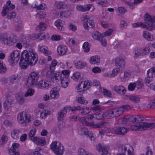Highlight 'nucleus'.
Returning a JSON list of instances; mask_svg holds the SVG:
<instances>
[{
	"label": "nucleus",
	"instance_id": "nucleus-33",
	"mask_svg": "<svg viewBox=\"0 0 155 155\" xmlns=\"http://www.w3.org/2000/svg\"><path fill=\"white\" fill-rule=\"evenodd\" d=\"M34 142L37 145H40L42 146L45 144L46 142L45 140L44 137H41V138H38L36 137L35 139Z\"/></svg>",
	"mask_w": 155,
	"mask_h": 155
},
{
	"label": "nucleus",
	"instance_id": "nucleus-51",
	"mask_svg": "<svg viewBox=\"0 0 155 155\" xmlns=\"http://www.w3.org/2000/svg\"><path fill=\"white\" fill-rule=\"evenodd\" d=\"M76 89L77 91L79 92H81L85 90L83 85V83L81 82L79 83L78 85L76 87Z\"/></svg>",
	"mask_w": 155,
	"mask_h": 155
},
{
	"label": "nucleus",
	"instance_id": "nucleus-50",
	"mask_svg": "<svg viewBox=\"0 0 155 155\" xmlns=\"http://www.w3.org/2000/svg\"><path fill=\"white\" fill-rule=\"evenodd\" d=\"M104 109V107L99 105L94 106L91 108V110H92L98 111L99 112L102 111Z\"/></svg>",
	"mask_w": 155,
	"mask_h": 155
},
{
	"label": "nucleus",
	"instance_id": "nucleus-28",
	"mask_svg": "<svg viewBox=\"0 0 155 155\" xmlns=\"http://www.w3.org/2000/svg\"><path fill=\"white\" fill-rule=\"evenodd\" d=\"M21 79L20 75L17 74H13L9 78V83L13 84L18 83Z\"/></svg>",
	"mask_w": 155,
	"mask_h": 155
},
{
	"label": "nucleus",
	"instance_id": "nucleus-3",
	"mask_svg": "<svg viewBox=\"0 0 155 155\" xmlns=\"http://www.w3.org/2000/svg\"><path fill=\"white\" fill-rule=\"evenodd\" d=\"M59 79H60L61 85L63 87L66 88L68 87L70 83L69 77L62 76V74L58 72L54 73V76L52 78L53 82Z\"/></svg>",
	"mask_w": 155,
	"mask_h": 155
},
{
	"label": "nucleus",
	"instance_id": "nucleus-32",
	"mask_svg": "<svg viewBox=\"0 0 155 155\" xmlns=\"http://www.w3.org/2000/svg\"><path fill=\"white\" fill-rule=\"evenodd\" d=\"M31 37L29 35H21L20 37V40L23 44L26 45V46H28L29 44L28 43L31 40Z\"/></svg>",
	"mask_w": 155,
	"mask_h": 155
},
{
	"label": "nucleus",
	"instance_id": "nucleus-19",
	"mask_svg": "<svg viewBox=\"0 0 155 155\" xmlns=\"http://www.w3.org/2000/svg\"><path fill=\"white\" fill-rule=\"evenodd\" d=\"M79 134L81 135H86L91 140H93L94 139L92 132L86 129H83L79 130Z\"/></svg>",
	"mask_w": 155,
	"mask_h": 155
},
{
	"label": "nucleus",
	"instance_id": "nucleus-48",
	"mask_svg": "<svg viewBox=\"0 0 155 155\" xmlns=\"http://www.w3.org/2000/svg\"><path fill=\"white\" fill-rule=\"evenodd\" d=\"M101 91L103 92L104 95L107 97H110L112 96V93L110 91L103 88H101Z\"/></svg>",
	"mask_w": 155,
	"mask_h": 155
},
{
	"label": "nucleus",
	"instance_id": "nucleus-58",
	"mask_svg": "<svg viewBox=\"0 0 155 155\" xmlns=\"http://www.w3.org/2000/svg\"><path fill=\"white\" fill-rule=\"evenodd\" d=\"M134 83L135 84L136 87L137 89H140L143 86V82L141 80L139 79L135 82H134Z\"/></svg>",
	"mask_w": 155,
	"mask_h": 155
},
{
	"label": "nucleus",
	"instance_id": "nucleus-42",
	"mask_svg": "<svg viewBox=\"0 0 155 155\" xmlns=\"http://www.w3.org/2000/svg\"><path fill=\"white\" fill-rule=\"evenodd\" d=\"M92 36L95 40L99 41L101 38H103L102 34H101L98 31H95L92 33Z\"/></svg>",
	"mask_w": 155,
	"mask_h": 155
},
{
	"label": "nucleus",
	"instance_id": "nucleus-30",
	"mask_svg": "<svg viewBox=\"0 0 155 155\" xmlns=\"http://www.w3.org/2000/svg\"><path fill=\"white\" fill-rule=\"evenodd\" d=\"M91 6L90 4H87L84 5H78L76 6V8L79 11L84 12L89 10Z\"/></svg>",
	"mask_w": 155,
	"mask_h": 155
},
{
	"label": "nucleus",
	"instance_id": "nucleus-22",
	"mask_svg": "<svg viewBox=\"0 0 155 155\" xmlns=\"http://www.w3.org/2000/svg\"><path fill=\"white\" fill-rule=\"evenodd\" d=\"M68 107L66 106L64 107L63 109L58 112V120L59 121L62 120L65 117Z\"/></svg>",
	"mask_w": 155,
	"mask_h": 155
},
{
	"label": "nucleus",
	"instance_id": "nucleus-57",
	"mask_svg": "<svg viewBox=\"0 0 155 155\" xmlns=\"http://www.w3.org/2000/svg\"><path fill=\"white\" fill-rule=\"evenodd\" d=\"M35 92V91L34 89L32 88H29L26 92L25 94V96L28 97L29 96H32L34 94Z\"/></svg>",
	"mask_w": 155,
	"mask_h": 155
},
{
	"label": "nucleus",
	"instance_id": "nucleus-1",
	"mask_svg": "<svg viewBox=\"0 0 155 155\" xmlns=\"http://www.w3.org/2000/svg\"><path fill=\"white\" fill-rule=\"evenodd\" d=\"M22 60L20 62L21 68L26 69L29 65L35 64L38 60V55L35 50L30 49L28 51L24 50L21 53Z\"/></svg>",
	"mask_w": 155,
	"mask_h": 155
},
{
	"label": "nucleus",
	"instance_id": "nucleus-46",
	"mask_svg": "<svg viewBox=\"0 0 155 155\" xmlns=\"http://www.w3.org/2000/svg\"><path fill=\"white\" fill-rule=\"evenodd\" d=\"M88 21H89V17L86 16L83 18V27L85 29H87L89 26L88 25Z\"/></svg>",
	"mask_w": 155,
	"mask_h": 155
},
{
	"label": "nucleus",
	"instance_id": "nucleus-61",
	"mask_svg": "<svg viewBox=\"0 0 155 155\" xmlns=\"http://www.w3.org/2000/svg\"><path fill=\"white\" fill-rule=\"evenodd\" d=\"M94 116V118L96 119L100 120L102 118H104V114H101L100 113L96 112L93 114Z\"/></svg>",
	"mask_w": 155,
	"mask_h": 155
},
{
	"label": "nucleus",
	"instance_id": "nucleus-60",
	"mask_svg": "<svg viewBox=\"0 0 155 155\" xmlns=\"http://www.w3.org/2000/svg\"><path fill=\"white\" fill-rule=\"evenodd\" d=\"M104 69L102 70L99 67L97 66L94 67L92 70L93 72L95 74L100 73H101L102 71H104Z\"/></svg>",
	"mask_w": 155,
	"mask_h": 155
},
{
	"label": "nucleus",
	"instance_id": "nucleus-55",
	"mask_svg": "<svg viewBox=\"0 0 155 155\" xmlns=\"http://www.w3.org/2000/svg\"><path fill=\"white\" fill-rule=\"evenodd\" d=\"M7 17L8 19H12L15 18L16 16V14L13 12H7Z\"/></svg>",
	"mask_w": 155,
	"mask_h": 155
},
{
	"label": "nucleus",
	"instance_id": "nucleus-11",
	"mask_svg": "<svg viewBox=\"0 0 155 155\" xmlns=\"http://www.w3.org/2000/svg\"><path fill=\"white\" fill-rule=\"evenodd\" d=\"M38 72L36 71L31 72L29 74L27 82L31 85L35 86L37 84L38 78Z\"/></svg>",
	"mask_w": 155,
	"mask_h": 155
},
{
	"label": "nucleus",
	"instance_id": "nucleus-47",
	"mask_svg": "<svg viewBox=\"0 0 155 155\" xmlns=\"http://www.w3.org/2000/svg\"><path fill=\"white\" fill-rule=\"evenodd\" d=\"M82 47L85 53H87L90 51V45L88 42H86L83 44Z\"/></svg>",
	"mask_w": 155,
	"mask_h": 155
},
{
	"label": "nucleus",
	"instance_id": "nucleus-35",
	"mask_svg": "<svg viewBox=\"0 0 155 155\" xmlns=\"http://www.w3.org/2000/svg\"><path fill=\"white\" fill-rule=\"evenodd\" d=\"M45 37V35L42 33H40L38 34H33L31 37V39L32 40L38 39L42 40Z\"/></svg>",
	"mask_w": 155,
	"mask_h": 155
},
{
	"label": "nucleus",
	"instance_id": "nucleus-6",
	"mask_svg": "<svg viewBox=\"0 0 155 155\" xmlns=\"http://www.w3.org/2000/svg\"><path fill=\"white\" fill-rule=\"evenodd\" d=\"M0 41L5 45L12 46L17 42V40L12 38L10 35L6 33L0 34Z\"/></svg>",
	"mask_w": 155,
	"mask_h": 155
},
{
	"label": "nucleus",
	"instance_id": "nucleus-34",
	"mask_svg": "<svg viewBox=\"0 0 155 155\" xmlns=\"http://www.w3.org/2000/svg\"><path fill=\"white\" fill-rule=\"evenodd\" d=\"M66 4L63 2L57 1L54 3L55 7L58 9L64 8L66 7Z\"/></svg>",
	"mask_w": 155,
	"mask_h": 155
},
{
	"label": "nucleus",
	"instance_id": "nucleus-10",
	"mask_svg": "<svg viewBox=\"0 0 155 155\" xmlns=\"http://www.w3.org/2000/svg\"><path fill=\"white\" fill-rule=\"evenodd\" d=\"M79 121L84 125L89 126L93 128H99L102 127L104 125L105 123L102 122L97 124H94L93 122H89L86 121L85 117H82L79 119Z\"/></svg>",
	"mask_w": 155,
	"mask_h": 155
},
{
	"label": "nucleus",
	"instance_id": "nucleus-20",
	"mask_svg": "<svg viewBox=\"0 0 155 155\" xmlns=\"http://www.w3.org/2000/svg\"><path fill=\"white\" fill-rule=\"evenodd\" d=\"M116 66L119 68L120 69H124L125 66V62L124 59L121 58H117L115 60Z\"/></svg>",
	"mask_w": 155,
	"mask_h": 155
},
{
	"label": "nucleus",
	"instance_id": "nucleus-59",
	"mask_svg": "<svg viewBox=\"0 0 155 155\" xmlns=\"http://www.w3.org/2000/svg\"><path fill=\"white\" fill-rule=\"evenodd\" d=\"M120 68H114L110 74V76H112V78L114 77L119 73L120 71Z\"/></svg>",
	"mask_w": 155,
	"mask_h": 155
},
{
	"label": "nucleus",
	"instance_id": "nucleus-21",
	"mask_svg": "<svg viewBox=\"0 0 155 155\" xmlns=\"http://www.w3.org/2000/svg\"><path fill=\"white\" fill-rule=\"evenodd\" d=\"M67 47L64 45H59L57 48L58 54L60 56L65 54L67 51Z\"/></svg>",
	"mask_w": 155,
	"mask_h": 155
},
{
	"label": "nucleus",
	"instance_id": "nucleus-36",
	"mask_svg": "<svg viewBox=\"0 0 155 155\" xmlns=\"http://www.w3.org/2000/svg\"><path fill=\"white\" fill-rule=\"evenodd\" d=\"M38 111L40 113V117L42 119L46 118L48 115L50 114L51 111L47 110H43L42 111L39 110Z\"/></svg>",
	"mask_w": 155,
	"mask_h": 155
},
{
	"label": "nucleus",
	"instance_id": "nucleus-53",
	"mask_svg": "<svg viewBox=\"0 0 155 155\" xmlns=\"http://www.w3.org/2000/svg\"><path fill=\"white\" fill-rule=\"evenodd\" d=\"M35 133L36 130L35 129H33L30 131L28 134L30 140H33V141L35 139L36 137H34Z\"/></svg>",
	"mask_w": 155,
	"mask_h": 155
},
{
	"label": "nucleus",
	"instance_id": "nucleus-2",
	"mask_svg": "<svg viewBox=\"0 0 155 155\" xmlns=\"http://www.w3.org/2000/svg\"><path fill=\"white\" fill-rule=\"evenodd\" d=\"M155 127V123H147L142 122L133 125L131 127L132 130H142L151 129Z\"/></svg>",
	"mask_w": 155,
	"mask_h": 155
},
{
	"label": "nucleus",
	"instance_id": "nucleus-16",
	"mask_svg": "<svg viewBox=\"0 0 155 155\" xmlns=\"http://www.w3.org/2000/svg\"><path fill=\"white\" fill-rule=\"evenodd\" d=\"M121 149L123 153H127V155H132L133 153L134 152L133 147L128 144L122 145L121 147Z\"/></svg>",
	"mask_w": 155,
	"mask_h": 155
},
{
	"label": "nucleus",
	"instance_id": "nucleus-40",
	"mask_svg": "<svg viewBox=\"0 0 155 155\" xmlns=\"http://www.w3.org/2000/svg\"><path fill=\"white\" fill-rule=\"evenodd\" d=\"M147 76L153 78L155 77V67H153L148 70L147 73Z\"/></svg>",
	"mask_w": 155,
	"mask_h": 155
},
{
	"label": "nucleus",
	"instance_id": "nucleus-49",
	"mask_svg": "<svg viewBox=\"0 0 155 155\" xmlns=\"http://www.w3.org/2000/svg\"><path fill=\"white\" fill-rule=\"evenodd\" d=\"M132 27L133 28H136L139 27H141L145 28L146 27L145 24L141 22H138L134 23L132 24Z\"/></svg>",
	"mask_w": 155,
	"mask_h": 155
},
{
	"label": "nucleus",
	"instance_id": "nucleus-64",
	"mask_svg": "<svg viewBox=\"0 0 155 155\" xmlns=\"http://www.w3.org/2000/svg\"><path fill=\"white\" fill-rule=\"evenodd\" d=\"M129 98L134 102L137 103L139 101L140 98L137 96L131 95L129 96Z\"/></svg>",
	"mask_w": 155,
	"mask_h": 155
},
{
	"label": "nucleus",
	"instance_id": "nucleus-43",
	"mask_svg": "<svg viewBox=\"0 0 155 155\" xmlns=\"http://www.w3.org/2000/svg\"><path fill=\"white\" fill-rule=\"evenodd\" d=\"M58 64L57 61L55 59L53 60L51 62V64L50 65V69L51 71V73L52 74L54 73L53 72L54 71L55 69V67Z\"/></svg>",
	"mask_w": 155,
	"mask_h": 155
},
{
	"label": "nucleus",
	"instance_id": "nucleus-7",
	"mask_svg": "<svg viewBox=\"0 0 155 155\" xmlns=\"http://www.w3.org/2000/svg\"><path fill=\"white\" fill-rule=\"evenodd\" d=\"M51 148L56 155H63L64 150L63 145L59 142L55 141L51 144Z\"/></svg>",
	"mask_w": 155,
	"mask_h": 155
},
{
	"label": "nucleus",
	"instance_id": "nucleus-13",
	"mask_svg": "<svg viewBox=\"0 0 155 155\" xmlns=\"http://www.w3.org/2000/svg\"><path fill=\"white\" fill-rule=\"evenodd\" d=\"M15 8V5L11 3V1H8L6 2V5L3 7L2 12V15L3 16L6 15L7 12L12 10Z\"/></svg>",
	"mask_w": 155,
	"mask_h": 155
},
{
	"label": "nucleus",
	"instance_id": "nucleus-44",
	"mask_svg": "<svg viewBox=\"0 0 155 155\" xmlns=\"http://www.w3.org/2000/svg\"><path fill=\"white\" fill-rule=\"evenodd\" d=\"M47 27V25L45 23L41 22L37 27V28L40 31H45Z\"/></svg>",
	"mask_w": 155,
	"mask_h": 155
},
{
	"label": "nucleus",
	"instance_id": "nucleus-41",
	"mask_svg": "<svg viewBox=\"0 0 155 155\" xmlns=\"http://www.w3.org/2000/svg\"><path fill=\"white\" fill-rule=\"evenodd\" d=\"M19 130L17 129H14L11 132V137L12 138L14 139H17L19 138Z\"/></svg>",
	"mask_w": 155,
	"mask_h": 155
},
{
	"label": "nucleus",
	"instance_id": "nucleus-63",
	"mask_svg": "<svg viewBox=\"0 0 155 155\" xmlns=\"http://www.w3.org/2000/svg\"><path fill=\"white\" fill-rule=\"evenodd\" d=\"M7 71V68L4 65L1 61L0 62V73L4 74Z\"/></svg>",
	"mask_w": 155,
	"mask_h": 155
},
{
	"label": "nucleus",
	"instance_id": "nucleus-39",
	"mask_svg": "<svg viewBox=\"0 0 155 155\" xmlns=\"http://www.w3.org/2000/svg\"><path fill=\"white\" fill-rule=\"evenodd\" d=\"M75 64L76 68L78 69H82L87 66L86 62H83L80 61H78Z\"/></svg>",
	"mask_w": 155,
	"mask_h": 155
},
{
	"label": "nucleus",
	"instance_id": "nucleus-24",
	"mask_svg": "<svg viewBox=\"0 0 155 155\" xmlns=\"http://www.w3.org/2000/svg\"><path fill=\"white\" fill-rule=\"evenodd\" d=\"M12 103V100L11 99H7L5 101L4 103L3 106L6 111H11Z\"/></svg>",
	"mask_w": 155,
	"mask_h": 155
},
{
	"label": "nucleus",
	"instance_id": "nucleus-12",
	"mask_svg": "<svg viewBox=\"0 0 155 155\" xmlns=\"http://www.w3.org/2000/svg\"><path fill=\"white\" fill-rule=\"evenodd\" d=\"M96 148L98 151L101 152V155H107L110 148L108 145L99 143L96 146Z\"/></svg>",
	"mask_w": 155,
	"mask_h": 155
},
{
	"label": "nucleus",
	"instance_id": "nucleus-29",
	"mask_svg": "<svg viewBox=\"0 0 155 155\" xmlns=\"http://www.w3.org/2000/svg\"><path fill=\"white\" fill-rule=\"evenodd\" d=\"M142 35L143 37L148 41H152L154 39L153 35L147 31H143Z\"/></svg>",
	"mask_w": 155,
	"mask_h": 155
},
{
	"label": "nucleus",
	"instance_id": "nucleus-5",
	"mask_svg": "<svg viewBox=\"0 0 155 155\" xmlns=\"http://www.w3.org/2000/svg\"><path fill=\"white\" fill-rule=\"evenodd\" d=\"M122 109V108L117 107L106 110L103 113L104 119L112 118L120 115L121 114Z\"/></svg>",
	"mask_w": 155,
	"mask_h": 155
},
{
	"label": "nucleus",
	"instance_id": "nucleus-17",
	"mask_svg": "<svg viewBox=\"0 0 155 155\" xmlns=\"http://www.w3.org/2000/svg\"><path fill=\"white\" fill-rule=\"evenodd\" d=\"M59 91V89L58 87H53L50 92V98L54 100L58 99L60 96Z\"/></svg>",
	"mask_w": 155,
	"mask_h": 155
},
{
	"label": "nucleus",
	"instance_id": "nucleus-8",
	"mask_svg": "<svg viewBox=\"0 0 155 155\" xmlns=\"http://www.w3.org/2000/svg\"><path fill=\"white\" fill-rule=\"evenodd\" d=\"M30 115L25 111L19 113L17 116V120L20 124H24L30 122L31 121Z\"/></svg>",
	"mask_w": 155,
	"mask_h": 155
},
{
	"label": "nucleus",
	"instance_id": "nucleus-23",
	"mask_svg": "<svg viewBox=\"0 0 155 155\" xmlns=\"http://www.w3.org/2000/svg\"><path fill=\"white\" fill-rule=\"evenodd\" d=\"M100 57L97 55L93 56L89 59V62L90 64L97 66L100 64Z\"/></svg>",
	"mask_w": 155,
	"mask_h": 155
},
{
	"label": "nucleus",
	"instance_id": "nucleus-15",
	"mask_svg": "<svg viewBox=\"0 0 155 155\" xmlns=\"http://www.w3.org/2000/svg\"><path fill=\"white\" fill-rule=\"evenodd\" d=\"M35 86L39 89H46L51 86V84L48 81H41L38 82Z\"/></svg>",
	"mask_w": 155,
	"mask_h": 155
},
{
	"label": "nucleus",
	"instance_id": "nucleus-26",
	"mask_svg": "<svg viewBox=\"0 0 155 155\" xmlns=\"http://www.w3.org/2000/svg\"><path fill=\"white\" fill-rule=\"evenodd\" d=\"M114 89L117 93L121 95L125 94L126 92L125 88L121 85H115L114 87Z\"/></svg>",
	"mask_w": 155,
	"mask_h": 155
},
{
	"label": "nucleus",
	"instance_id": "nucleus-25",
	"mask_svg": "<svg viewBox=\"0 0 155 155\" xmlns=\"http://www.w3.org/2000/svg\"><path fill=\"white\" fill-rule=\"evenodd\" d=\"M19 144L18 143H14L12 144V147L10 148L9 152L11 155H19L18 152H16L15 149L19 147Z\"/></svg>",
	"mask_w": 155,
	"mask_h": 155
},
{
	"label": "nucleus",
	"instance_id": "nucleus-45",
	"mask_svg": "<svg viewBox=\"0 0 155 155\" xmlns=\"http://www.w3.org/2000/svg\"><path fill=\"white\" fill-rule=\"evenodd\" d=\"M91 108L90 109L88 107H86L85 108L81 107L80 109V113L82 115H85L91 112Z\"/></svg>",
	"mask_w": 155,
	"mask_h": 155
},
{
	"label": "nucleus",
	"instance_id": "nucleus-4",
	"mask_svg": "<svg viewBox=\"0 0 155 155\" xmlns=\"http://www.w3.org/2000/svg\"><path fill=\"white\" fill-rule=\"evenodd\" d=\"M144 20L145 21L146 27L145 28L149 31L155 29V17L150 15L147 13L145 14Z\"/></svg>",
	"mask_w": 155,
	"mask_h": 155
},
{
	"label": "nucleus",
	"instance_id": "nucleus-31",
	"mask_svg": "<svg viewBox=\"0 0 155 155\" xmlns=\"http://www.w3.org/2000/svg\"><path fill=\"white\" fill-rule=\"evenodd\" d=\"M64 24V22L60 19L57 20L55 22V25L57 28L62 31H64L65 29L63 27Z\"/></svg>",
	"mask_w": 155,
	"mask_h": 155
},
{
	"label": "nucleus",
	"instance_id": "nucleus-27",
	"mask_svg": "<svg viewBox=\"0 0 155 155\" xmlns=\"http://www.w3.org/2000/svg\"><path fill=\"white\" fill-rule=\"evenodd\" d=\"M127 129L124 127H119L115 129V130L112 131L113 134H117L120 135H124L126 133Z\"/></svg>",
	"mask_w": 155,
	"mask_h": 155
},
{
	"label": "nucleus",
	"instance_id": "nucleus-54",
	"mask_svg": "<svg viewBox=\"0 0 155 155\" xmlns=\"http://www.w3.org/2000/svg\"><path fill=\"white\" fill-rule=\"evenodd\" d=\"M8 140V137L5 135H3L0 140V146L2 147L4 146V144L6 143Z\"/></svg>",
	"mask_w": 155,
	"mask_h": 155
},
{
	"label": "nucleus",
	"instance_id": "nucleus-14",
	"mask_svg": "<svg viewBox=\"0 0 155 155\" xmlns=\"http://www.w3.org/2000/svg\"><path fill=\"white\" fill-rule=\"evenodd\" d=\"M10 57L12 64L17 63L19 60L20 57V52L17 50L12 51L10 54Z\"/></svg>",
	"mask_w": 155,
	"mask_h": 155
},
{
	"label": "nucleus",
	"instance_id": "nucleus-62",
	"mask_svg": "<svg viewBox=\"0 0 155 155\" xmlns=\"http://www.w3.org/2000/svg\"><path fill=\"white\" fill-rule=\"evenodd\" d=\"M80 72H76L73 74L71 78L75 80H78L80 78Z\"/></svg>",
	"mask_w": 155,
	"mask_h": 155
},
{
	"label": "nucleus",
	"instance_id": "nucleus-18",
	"mask_svg": "<svg viewBox=\"0 0 155 155\" xmlns=\"http://www.w3.org/2000/svg\"><path fill=\"white\" fill-rule=\"evenodd\" d=\"M38 51L43 54L46 56H49L51 55L52 53L51 52L46 46L39 45H38Z\"/></svg>",
	"mask_w": 155,
	"mask_h": 155
},
{
	"label": "nucleus",
	"instance_id": "nucleus-38",
	"mask_svg": "<svg viewBox=\"0 0 155 155\" xmlns=\"http://www.w3.org/2000/svg\"><path fill=\"white\" fill-rule=\"evenodd\" d=\"M23 29V22L21 20H18L15 23V30L17 31H19Z\"/></svg>",
	"mask_w": 155,
	"mask_h": 155
},
{
	"label": "nucleus",
	"instance_id": "nucleus-56",
	"mask_svg": "<svg viewBox=\"0 0 155 155\" xmlns=\"http://www.w3.org/2000/svg\"><path fill=\"white\" fill-rule=\"evenodd\" d=\"M141 116L132 115L129 116L128 117L126 118V119H127L130 122H135L137 118L140 117Z\"/></svg>",
	"mask_w": 155,
	"mask_h": 155
},
{
	"label": "nucleus",
	"instance_id": "nucleus-9",
	"mask_svg": "<svg viewBox=\"0 0 155 155\" xmlns=\"http://www.w3.org/2000/svg\"><path fill=\"white\" fill-rule=\"evenodd\" d=\"M150 48L148 46L139 48L135 49L134 52V58H138L140 56H145L148 54L150 51Z\"/></svg>",
	"mask_w": 155,
	"mask_h": 155
},
{
	"label": "nucleus",
	"instance_id": "nucleus-52",
	"mask_svg": "<svg viewBox=\"0 0 155 155\" xmlns=\"http://www.w3.org/2000/svg\"><path fill=\"white\" fill-rule=\"evenodd\" d=\"M78 102L81 104H86L88 103V101L85 99V98L83 96L78 97L77 100Z\"/></svg>",
	"mask_w": 155,
	"mask_h": 155
},
{
	"label": "nucleus",
	"instance_id": "nucleus-37",
	"mask_svg": "<svg viewBox=\"0 0 155 155\" xmlns=\"http://www.w3.org/2000/svg\"><path fill=\"white\" fill-rule=\"evenodd\" d=\"M17 101L20 104H23L25 102V99L24 97V95L22 93H19L16 96Z\"/></svg>",
	"mask_w": 155,
	"mask_h": 155
}]
</instances>
